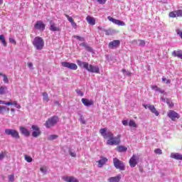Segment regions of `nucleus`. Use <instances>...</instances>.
Here are the masks:
<instances>
[{"label": "nucleus", "instance_id": "8", "mask_svg": "<svg viewBox=\"0 0 182 182\" xmlns=\"http://www.w3.org/2000/svg\"><path fill=\"white\" fill-rule=\"evenodd\" d=\"M31 129L33 130L32 132L33 137H39V135L41 134V128L38 125H32Z\"/></svg>", "mask_w": 182, "mask_h": 182}, {"label": "nucleus", "instance_id": "22", "mask_svg": "<svg viewBox=\"0 0 182 182\" xmlns=\"http://www.w3.org/2000/svg\"><path fill=\"white\" fill-rule=\"evenodd\" d=\"M9 107L4 105H0V114H5V113H9Z\"/></svg>", "mask_w": 182, "mask_h": 182}, {"label": "nucleus", "instance_id": "42", "mask_svg": "<svg viewBox=\"0 0 182 182\" xmlns=\"http://www.w3.org/2000/svg\"><path fill=\"white\" fill-rule=\"evenodd\" d=\"M3 80L4 83H9V80H8V77L6 75H3Z\"/></svg>", "mask_w": 182, "mask_h": 182}, {"label": "nucleus", "instance_id": "17", "mask_svg": "<svg viewBox=\"0 0 182 182\" xmlns=\"http://www.w3.org/2000/svg\"><path fill=\"white\" fill-rule=\"evenodd\" d=\"M62 180L66 182H79V180L73 176H63Z\"/></svg>", "mask_w": 182, "mask_h": 182}, {"label": "nucleus", "instance_id": "34", "mask_svg": "<svg viewBox=\"0 0 182 182\" xmlns=\"http://www.w3.org/2000/svg\"><path fill=\"white\" fill-rule=\"evenodd\" d=\"M104 32L107 36L112 35V29L104 30Z\"/></svg>", "mask_w": 182, "mask_h": 182}, {"label": "nucleus", "instance_id": "13", "mask_svg": "<svg viewBox=\"0 0 182 182\" xmlns=\"http://www.w3.org/2000/svg\"><path fill=\"white\" fill-rule=\"evenodd\" d=\"M169 18H182V10H176L173 11L169 12L168 14Z\"/></svg>", "mask_w": 182, "mask_h": 182}, {"label": "nucleus", "instance_id": "26", "mask_svg": "<svg viewBox=\"0 0 182 182\" xmlns=\"http://www.w3.org/2000/svg\"><path fill=\"white\" fill-rule=\"evenodd\" d=\"M117 150L119 153H125V151H127V147H126L124 146H118L117 147Z\"/></svg>", "mask_w": 182, "mask_h": 182}, {"label": "nucleus", "instance_id": "10", "mask_svg": "<svg viewBox=\"0 0 182 182\" xmlns=\"http://www.w3.org/2000/svg\"><path fill=\"white\" fill-rule=\"evenodd\" d=\"M168 117L169 119H172L173 122H176V119H180V114H178V113L173 110H170L168 112Z\"/></svg>", "mask_w": 182, "mask_h": 182}, {"label": "nucleus", "instance_id": "21", "mask_svg": "<svg viewBox=\"0 0 182 182\" xmlns=\"http://www.w3.org/2000/svg\"><path fill=\"white\" fill-rule=\"evenodd\" d=\"M49 29L52 31V32H59L60 28L56 26V23H51Z\"/></svg>", "mask_w": 182, "mask_h": 182}, {"label": "nucleus", "instance_id": "46", "mask_svg": "<svg viewBox=\"0 0 182 182\" xmlns=\"http://www.w3.org/2000/svg\"><path fill=\"white\" fill-rule=\"evenodd\" d=\"M98 4H100L101 5H104V4H106V1L107 0H96Z\"/></svg>", "mask_w": 182, "mask_h": 182}, {"label": "nucleus", "instance_id": "6", "mask_svg": "<svg viewBox=\"0 0 182 182\" xmlns=\"http://www.w3.org/2000/svg\"><path fill=\"white\" fill-rule=\"evenodd\" d=\"M4 132L7 134V136H11L13 139H21L19 132L16 129H6Z\"/></svg>", "mask_w": 182, "mask_h": 182}, {"label": "nucleus", "instance_id": "36", "mask_svg": "<svg viewBox=\"0 0 182 182\" xmlns=\"http://www.w3.org/2000/svg\"><path fill=\"white\" fill-rule=\"evenodd\" d=\"M5 156H6V152H1L0 153V160H4L5 159Z\"/></svg>", "mask_w": 182, "mask_h": 182}, {"label": "nucleus", "instance_id": "30", "mask_svg": "<svg viewBox=\"0 0 182 182\" xmlns=\"http://www.w3.org/2000/svg\"><path fill=\"white\" fill-rule=\"evenodd\" d=\"M8 90L6 87H0V95H5V92Z\"/></svg>", "mask_w": 182, "mask_h": 182}, {"label": "nucleus", "instance_id": "39", "mask_svg": "<svg viewBox=\"0 0 182 182\" xmlns=\"http://www.w3.org/2000/svg\"><path fill=\"white\" fill-rule=\"evenodd\" d=\"M65 17L67 18L68 21L71 23V22H73L75 20H73V18L70 17L69 15L65 14Z\"/></svg>", "mask_w": 182, "mask_h": 182}, {"label": "nucleus", "instance_id": "53", "mask_svg": "<svg viewBox=\"0 0 182 182\" xmlns=\"http://www.w3.org/2000/svg\"><path fill=\"white\" fill-rule=\"evenodd\" d=\"M122 124L124 126H127L129 124V122L127 120H123L122 121Z\"/></svg>", "mask_w": 182, "mask_h": 182}, {"label": "nucleus", "instance_id": "29", "mask_svg": "<svg viewBox=\"0 0 182 182\" xmlns=\"http://www.w3.org/2000/svg\"><path fill=\"white\" fill-rule=\"evenodd\" d=\"M16 106L18 105V102L16 101H13L11 102V100L9 102H6V106Z\"/></svg>", "mask_w": 182, "mask_h": 182}, {"label": "nucleus", "instance_id": "5", "mask_svg": "<svg viewBox=\"0 0 182 182\" xmlns=\"http://www.w3.org/2000/svg\"><path fill=\"white\" fill-rule=\"evenodd\" d=\"M113 164L115 167V168L120 170L121 171H123L126 168V166L124 165V163L123 161L119 160L117 158L113 159Z\"/></svg>", "mask_w": 182, "mask_h": 182}, {"label": "nucleus", "instance_id": "54", "mask_svg": "<svg viewBox=\"0 0 182 182\" xmlns=\"http://www.w3.org/2000/svg\"><path fill=\"white\" fill-rule=\"evenodd\" d=\"M167 105H168L169 107H173V106H174L173 102H170V101H167Z\"/></svg>", "mask_w": 182, "mask_h": 182}, {"label": "nucleus", "instance_id": "20", "mask_svg": "<svg viewBox=\"0 0 182 182\" xmlns=\"http://www.w3.org/2000/svg\"><path fill=\"white\" fill-rule=\"evenodd\" d=\"M86 21H87V23H89V25H92V26H93V25H96V18H95L94 17L87 16L86 17Z\"/></svg>", "mask_w": 182, "mask_h": 182}, {"label": "nucleus", "instance_id": "1", "mask_svg": "<svg viewBox=\"0 0 182 182\" xmlns=\"http://www.w3.org/2000/svg\"><path fill=\"white\" fill-rule=\"evenodd\" d=\"M100 134L102 136L103 139H108L107 144L109 146H119L121 143L122 135L118 134L114 137V134L112 132H107V128H101L100 129Z\"/></svg>", "mask_w": 182, "mask_h": 182}, {"label": "nucleus", "instance_id": "60", "mask_svg": "<svg viewBox=\"0 0 182 182\" xmlns=\"http://www.w3.org/2000/svg\"><path fill=\"white\" fill-rule=\"evenodd\" d=\"M6 75H4L2 73H0V76H5Z\"/></svg>", "mask_w": 182, "mask_h": 182}, {"label": "nucleus", "instance_id": "40", "mask_svg": "<svg viewBox=\"0 0 182 182\" xmlns=\"http://www.w3.org/2000/svg\"><path fill=\"white\" fill-rule=\"evenodd\" d=\"M154 153L156 154H163V151H161L160 149H156L154 150Z\"/></svg>", "mask_w": 182, "mask_h": 182}, {"label": "nucleus", "instance_id": "15", "mask_svg": "<svg viewBox=\"0 0 182 182\" xmlns=\"http://www.w3.org/2000/svg\"><path fill=\"white\" fill-rule=\"evenodd\" d=\"M137 160H139V157H137L136 155H132L129 161L130 167L137 166Z\"/></svg>", "mask_w": 182, "mask_h": 182}, {"label": "nucleus", "instance_id": "31", "mask_svg": "<svg viewBox=\"0 0 182 182\" xmlns=\"http://www.w3.org/2000/svg\"><path fill=\"white\" fill-rule=\"evenodd\" d=\"M129 126L130 127H137V124H136V122L134 120L131 119L129 122Z\"/></svg>", "mask_w": 182, "mask_h": 182}, {"label": "nucleus", "instance_id": "16", "mask_svg": "<svg viewBox=\"0 0 182 182\" xmlns=\"http://www.w3.org/2000/svg\"><path fill=\"white\" fill-rule=\"evenodd\" d=\"M19 130L21 134H23V136H26V137H29L31 136V132L28 129L23 127H20Z\"/></svg>", "mask_w": 182, "mask_h": 182}, {"label": "nucleus", "instance_id": "3", "mask_svg": "<svg viewBox=\"0 0 182 182\" xmlns=\"http://www.w3.org/2000/svg\"><path fill=\"white\" fill-rule=\"evenodd\" d=\"M32 43L37 50H42L45 48V41L40 36L36 37Z\"/></svg>", "mask_w": 182, "mask_h": 182}, {"label": "nucleus", "instance_id": "24", "mask_svg": "<svg viewBox=\"0 0 182 182\" xmlns=\"http://www.w3.org/2000/svg\"><path fill=\"white\" fill-rule=\"evenodd\" d=\"M172 56H173V58H179V59L182 60V50L173 51Z\"/></svg>", "mask_w": 182, "mask_h": 182}, {"label": "nucleus", "instance_id": "25", "mask_svg": "<svg viewBox=\"0 0 182 182\" xmlns=\"http://www.w3.org/2000/svg\"><path fill=\"white\" fill-rule=\"evenodd\" d=\"M171 158L174 159L175 160H182V154H180L178 153H176V154L171 153Z\"/></svg>", "mask_w": 182, "mask_h": 182}, {"label": "nucleus", "instance_id": "32", "mask_svg": "<svg viewBox=\"0 0 182 182\" xmlns=\"http://www.w3.org/2000/svg\"><path fill=\"white\" fill-rule=\"evenodd\" d=\"M24 159H25L26 161H27L28 163H32V161H33L32 157H31L28 155H25Z\"/></svg>", "mask_w": 182, "mask_h": 182}, {"label": "nucleus", "instance_id": "43", "mask_svg": "<svg viewBox=\"0 0 182 182\" xmlns=\"http://www.w3.org/2000/svg\"><path fill=\"white\" fill-rule=\"evenodd\" d=\"M160 87H159L157 85H152L151 86V90H155V92H157V91H159V89Z\"/></svg>", "mask_w": 182, "mask_h": 182}, {"label": "nucleus", "instance_id": "59", "mask_svg": "<svg viewBox=\"0 0 182 182\" xmlns=\"http://www.w3.org/2000/svg\"><path fill=\"white\" fill-rule=\"evenodd\" d=\"M4 4V0H0V5H2Z\"/></svg>", "mask_w": 182, "mask_h": 182}, {"label": "nucleus", "instance_id": "11", "mask_svg": "<svg viewBox=\"0 0 182 182\" xmlns=\"http://www.w3.org/2000/svg\"><path fill=\"white\" fill-rule=\"evenodd\" d=\"M45 23H43V21H36V24L34 25V29H37L38 31H45L46 28Z\"/></svg>", "mask_w": 182, "mask_h": 182}, {"label": "nucleus", "instance_id": "49", "mask_svg": "<svg viewBox=\"0 0 182 182\" xmlns=\"http://www.w3.org/2000/svg\"><path fill=\"white\" fill-rule=\"evenodd\" d=\"M9 41L11 43H14V45H16V41H15V39L12 38H9Z\"/></svg>", "mask_w": 182, "mask_h": 182}, {"label": "nucleus", "instance_id": "27", "mask_svg": "<svg viewBox=\"0 0 182 182\" xmlns=\"http://www.w3.org/2000/svg\"><path fill=\"white\" fill-rule=\"evenodd\" d=\"M0 41L1 42V43L4 46H7L6 41L5 40V36H4L2 34L0 35Z\"/></svg>", "mask_w": 182, "mask_h": 182}, {"label": "nucleus", "instance_id": "38", "mask_svg": "<svg viewBox=\"0 0 182 182\" xmlns=\"http://www.w3.org/2000/svg\"><path fill=\"white\" fill-rule=\"evenodd\" d=\"M162 82H165L166 85H170V83H171V80H167L166 77L162 78Z\"/></svg>", "mask_w": 182, "mask_h": 182}, {"label": "nucleus", "instance_id": "9", "mask_svg": "<svg viewBox=\"0 0 182 182\" xmlns=\"http://www.w3.org/2000/svg\"><path fill=\"white\" fill-rule=\"evenodd\" d=\"M107 19L110 22H112V23H114L115 25H118L119 26H124L126 25V23H124V21L113 18V17L112 16H108Z\"/></svg>", "mask_w": 182, "mask_h": 182}, {"label": "nucleus", "instance_id": "50", "mask_svg": "<svg viewBox=\"0 0 182 182\" xmlns=\"http://www.w3.org/2000/svg\"><path fill=\"white\" fill-rule=\"evenodd\" d=\"M157 92H159L161 95H166V92L164 91V90H161V88H159Z\"/></svg>", "mask_w": 182, "mask_h": 182}, {"label": "nucleus", "instance_id": "58", "mask_svg": "<svg viewBox=\"0 0 182 182\" xmlns=\"http://www.w3.org/2000/svg\"><path fill=\"white\" fill-rule=\"evenodd\" d=\"M11 113H15V109L11 108Z\"/></svg>", "mask_w": 182, "mask_h": 182}, {"label": "nucleus", "instance_id": "56", "mask_svg": "<svg viewBox=\"0 0 182 182\" xmlns=\"http://www.w3.org/2000/svg\"><path fill=\"white\" fill-rule=\"evenodd\" d=\"M6 102L5 101L0 100V105H6Z\"/></svg>", "mask_w": 182, "mask_h": 182}, {"label": "nucleus", "instance_id": "28", "mask_svg": "<svg viewBox=\"0 0 182 182\" xmlns=\"http://www.w3.org/2000/svg\"><path fill=\"white\" fill-rule=\"evenodd\" d=\"M43 102H46V103H48V102H49V95L47 92H43Z\"/></svg>", "mask_w": 182, "mask_h": 182}, {"label": "nucleus", "instance_id": "51", "mask_svg": "<svg viewBox=\"0 0 182 182\" xmlns=\"http://www.w3.org/2000/svg\"><path fill=\"white\" fill-rule=\"evenodd\" d=\"M40 170L42 173H44L45 174H46V167H41Z\"/></svg>", "mask_w": 182, "mask_h": 182}, {"label": "nucleus", "instance_id": "35", "mask_svg": "<svg viewBox=\"0 0 182 182\" xmlns=\"http://www.w3.org/2000/svg\"><path fill=\"white\" fill-rule=\"evenodd\" d=\"M74 38L75 39H77V41H80V42H83V41H85V38L83 37H80L79 36H74Z\"/></svg>", "mask_w": 182, "mask_h": 182}, {"label": "nucleus", "instance_id": "18", "mask_svg": "<svg viewBox=\"0 0 182 182\" xmlns=\"http://www.w3.org/2000/svg\"><path fill=\"white\" fill-rule=\"evenodd\" d=\"M98 163V167L100 168L107 163V159L106 157L102 156L101 159L97 161Z\"/></svg>", "mask_w": 182, "mask_h": 182}, {"label": "nucleus", "instance_id": "33", "mask_svg": "<svg viewBox=\"0 0 182 182\" xmlns=\"http://www.w3.org/2000/svg\"><path fill=\"white\" fill-rule=\"evenodd\" d=\"M58 135H50L48 138V140H55V139H58Z\"/></svg>", "mask_w": 182, "mask_h": 182}, {"label": "nucleus", "instance_id": "57", "mask_svg": "<svg viewBox=\"0 0 182 182\" xmlns=\"http://www.w3.org/2000/svg\"><path fill=\"white\" fill-rule=\"evenodd\" d=\"M16 107L17 109H21V105H19V104H17Z\"/></svg>", "mask_w": 182, "mask_h": 182}, {"label": "nucleus", "instance_id": "61", "mask_svg": "<svg viewBox=\"0 0 182 182\" xmlns=\"http://www.w3.org/2000/svg\"><path fill=\"white\" fill-rule=\"evenodd\" d=\"M126 72V69H122V73H124Z\"/></svg>", "mask_w": 182, "mask_h": 182}, {"label": "nucleus", "instance_id": "23", "mask_svg": "<svg viewBox=\"0 0 182 182\" xmlns=\"http://www.w3.org/2000/svg\"><path fill=\"white\" fill-rule=\"evenodd\" d=\"M122 179V175H117V176L110 177L108 179L109 182H119Z\"/></svg>", "mask_w": 182, "mask_h": 182}, {"label": "nucleus", "instance_id": "41", "mask_svg": "<svg viewBox=\"0 0 182 182\" xmlns=\"http://www.w3.org/2000/svg\"><path fill=\"white\" fill-rule=\"evenodd\" d=\"M76 93L78 95V96H83V92H82L80 90L77 89L75 90Z\"/></svg>", "mask_w": 182, "mask_h": 182}, {"label": "nucleus", "instance_id": "2", "mask_svg": "<svg viewBox=\"0 0 182 182\" xmlns=\"http://www.w3.org/2000/svg\"><path fill=\"white\" fill-rule=\"evenodd\" d=\"M77 63L80 68H84V69H86L87 72H90L91 73H100V69L99 68V66H95L93 65H90L87 62H82L81 60H77Z\"/></svg>", "mask_w": 182, "mask_h": 182}, {"label": "nucleus", "instance_id": "52", "mask_svg": "<svg viewBox=\"0 0 182 182\" xmlns=\"http://www.w3.org/2000/svg\"><path fill=\"white\" fill-rule=\"evenodd\" d=\"M27 65H28V68H30V69H33V63H28Z\"/></svg>", "mask_w": 182, "mask_h": 182}, {"label": "nucleus", "instance_id": "64", "mask_svg": "<svg viewBox=\"0 0 182 182\" xmlns=\"http://www.w3.org/2000/svg\"><path fill=\"white\" fill-rule=\"evenodd\" d=\"M128 75H130V73H129V74Z\"/></svg>", "mask_w": 182, "mask_h": 182}, {"label": "nucleus", "instance_id": "55", "mask_svg": "<svg viewBox=\"0 0 182 182\" xmlns=\"http://www.w3.org/2000/svg\"><path fill=\"white\" fill-rule=\"evenodd\" d=\"M80 123H82V124H86V122L83 119H81Z\"/></svg>", "mask_w": 182, "mask_h": 182}, {"label": "nucleus", "instance_id": "48", "mask_svg": "<svg viewBox=\"0 0 182 182\" xmlns=\"http://www.w3.org/2000/svg\"><path fill=\"white\" fill-rule=\"evenodd\" d=\"M71 26H73V28H74V29H76V28H77V24H76V23L74 21L71 22Z\"/></svg>", "mask_w": 182, "mask_h": 182}, {"label": "nucleus", "instance_id": "62", "mask_svg": "<svg viewBox=\"0 0 182 182\" xmlns=\"http://www.w3.org/2000/svg\"><path fill=\"white\" fill-rule=\"evenodd\" d=\"M161 100H162L163 102H166V100H165L164 98H161Z\"/></svg>", "mask_w": 182, "mask_h": 182}, {"label": "nucleus", "instance_id": "14", "mask_svg": "<svg viewBox=\"0 0 182 182\" xmlns=\"http://www.w3.org/2000/svg\"><path fill=\"white\" fill-rule=\"evenodd\" d=\"M145 109H149L151 113L155 114V116H159V113L158 112L157 109L154 107V105H143Z\"/></svg>", "mask_w": 182, "mask_h": 182}, {"label": "nucleus", "instance_id": "37", "mask_svg": "<svg viewBox=\"0 0 182 182\" xmlns=\"http://www.w3.org/2000/svg\"><path fill=\"white\" fill-rule=\"evenodd\" d=\"M139 43V46H146V41L144 40H138Z\"/></svg>", "mask_w": 182, "mask_h": 182}, {"label": "nucleus", "instance_id": "44", "mask_svg": "<svg viewBox=\"0 0 182 182\" xmlns=\"http://www.w3.org/2000/svg\"><path fill=\"white\" fill-rule=\"evenodd\" d=\"M9 181H14V180H15V176L14 174L9 175Z\"/></svg>", "mask_w": 182, "mask_h": 182}, {"label": "nucleus", "instance_id": "45", "mask_svg": "<svg viewBox=\"0 0 182 182\" xmlns=\"http://www.w3.org/2000/svg\"><path fill=\"white\" fill-rule=\"evenodd\" d=\"M176 32L177 35H179V36H180V37L181 38V39H182V31L180 30V29H177V30H176Z\"/></svg>", "mask_w": 182, "mask_h": 182}, {"label": "nucleus", "instance_id": "47", "mask_svg": "<svg viewBox=\"0 0 182 182\" xmlns=\"http://www.w3.org/2000/svg\"><path fill=\"white\" fill-rule=\"evenodd\" d=\"M69 153H70V156H71V157H75L76 156V152L73 151L72 150H70Z\"/></svg>", "mask_w": 182, "mask_h": 182}, {"label": "nucleus", "instance_id": "7", "mask_svg": "<svg viewBox=\"0 0 182 182\" xmlns=\"http://www.w3.org/2000/svg\"><path fill=\"white\" fill-rule=\"evenodd\" d=\"M61 65L63 68H67L68 69H70V70H77V65L73 63L62 62Z\"/></svg>", "mask_w": 182, "mask_h": 182}, {"label": "nucleus", "instance_id": "63", "mask_svg": "<svg viewBox=\"0 0 182 182\" xmlns=\"http://www.w3.org/2000/svg\"><path fill=\"white\" fill-rule=\"evenodd\" d=\"M55 103H56L57 105H59V102H58V101H56Z\"/></svg>", "mask_w": 182, "mask_h": 182}, {"label": "nucleus", "instance_id": "4", "mask_svg": "<svg viewBox=\"0 0 182 182\" xmlns=\"http://www.w3.org/2000/svg\"><path fill=\"white\" fill-rule=\"evenodd\" d=\"M58 122H59V117L57 116H53L46 121L45 126L47 127V129H49L50 127H53V126H55Z\"/></svg>", "mask_w": 182, "mask_h": 182}, {"label": "nucleus", "instance_id": "12", "mask_svg": "<svg viewBox=\"0 0 182 182\" xmlns=\"http://www.w3.org/2000/svg\"><path fill=\"white\" fill-rule=\"evenodd\" d=\"M119 46H120V41L119 40H114L108 44L109 49H117Z\"/></svg>", "mask_w": 182, "mask_h": 182}, {"label": "nucleus", "instance_id": "19", "mask_svg": "<svg viewBox=\"0 0 182 182\" xmlns=\"http://www.w3.org/2000/svg\"><path fill=\"white\" fill-rule=\"evenodd\" d=\"M82 103L84 105V106H92V105L94 104L93 100H87L86 98H82L81 100Z\"/></svg>", "mask_w": 182, "mask_h": 182}]
</instances>
